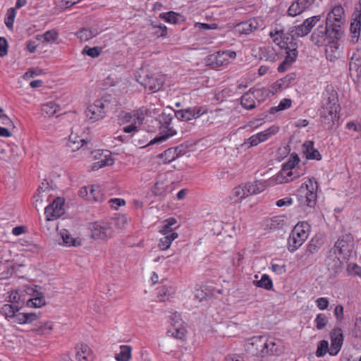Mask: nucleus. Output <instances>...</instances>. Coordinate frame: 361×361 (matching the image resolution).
Returning a JSON list of instances; mask_svg holds the SVG:
<instances>
[{"mask_svg": "<svg viewBox=\"0 0 361 361\" xmlns=\"http://www.w3.org/2000/svg\"><path fill=\"white\" fill-rule=\"evenodd\" d=\"M344 10L341 5L334 6L327 14L325 25H319L311 35L317 46H324L329 39H340L344 30Z\"/></svg>", "mask_w": 361, "mask_h": 361, "instance_id": "obj_1", "label": "nucleus"}, {"mask_svg": "<svg viewBox=\"0 0 361 361\" xmlns=\"http://www.w3.org/2000/svg\"><path fill=\"white\" fill-rule=\"evenodd\" d=\"M300 158L296 153H292L288 160L285 162L282 169L274 177L264 180V183H258L253 186L256 189H263V187H272L277 184L288 183L298 178L305 173V170L300 167Z\"/></svg>", "mask_w": 361, "mask_h": 361, "instance_id": "obj_2", "label": "nucleus"}, {"mask_svg": "<svg viewBox=\"0 0 361 361\" xmlns=\"http://www.w3.org/2000/svg\"><path fill=\"white\" fill-rule=\"evenodd\" d=\"M276 35L280 37L278 45L281 49L286 51V54L284 60L277 68L279 73H283L290 68L296 61L298 56V43L295 39V36H293L290 32V29L287 33H284L283 30H275L274 33L273 32H270L271 37Z\"/></svg>", "mask_w": 361, "mask_h": 361, "instance_id": "obj_3", "label": "nucleus"}, {"mask_svg": "<svg viewBox=\"0 0 361 361\" xmlns=\"http://www.w3.org/2000/svg\"><path fill=\"white\" fill-rule=\"evenodd\" d=\"M245 346L248 352L259 357L274 355L279 353L275 341L264 336H253L247 339Z\"/></svg>", "mask_w": 361, "mask_h": 361, "instance_id": "obj_4", "label": "nucleus"}, {"mask_svg": "<svg viewBox=\"0 0 361 361\" xmlns=\"http://www.w3.org/2000/svg\"><path fill=\"white\" fill-rule=\"evenodd\" d=\"M340 109L337 92L333 90L331 92L327 91L322 102L320 116L323 119V122L329 128H331L335 121L338 119V114Z\"/></svg>", "mask_w": 361, "mask_h": 361, "instance_id": "obj_5", "label": "nucleus"}, {"mask_svg": "<svg viewBox=\"0 0 361 361\" xmlns=\"http://www.w3.org/2000/svg\"><path fill=\"white\" fill-rule=\"evenodd\" d=\"M311 231L310 226L305 221L298 223L291 231L288 238V250L294 252L307 239Z\"/></svg>", "mask_w": 361, "mask_h": 361, "instance_id": "obj_6", "label": "nucleus"}, {"mask_svg": "<svg viewBox=\"0 0 361 361\" xmlns=\"http://www.w3.org/2000/svg\"><path fill=\"white\" fill-rule=\"evenodd\" d=\"M174 112L175 111L172 109H169L164 110L160 115H159L158 118H157V121H158L161 126L166 129V132L164 134L157 136L153 140H152L148 144L149 145L165 141L169 137L176 134V130L171 126V121L175 116Z\"/></svg>", "mask_w": 361, "mask_h": 361, "instance_id": "obj_7", "label": "nucleus"}, {"mask_svg": "<svg viewBox=\"0 0 361 361\" xmlns=\"http://www.w3.org/2000/svg\"><path fill=\"white\" fill-rule=\"evenodd\" d=\"M34 202H46L47 203H65V198L56 196L54 194V190L49 183L44 180L37 189V192L33 196Z\"/></svg>", "mask_w": 361, "mask_h": 361, "instance_id": "obj_8", "label": "nucleus"}, {"mask_svg": "<svg viewBox=\"0 0 361 361\" xmlns=\"http://www.w3.org/2000/svg\"><path fill=\"white\" fill-rule=\"evenodd\" d=\"M258 183H264V180H256L252 183H248L245 186L239 185L235 187L231 192L230 198L233 200V203H237L242 201L244 198L248 197L249 195L260 193L266 188H269V186L264 185L262 190L259 188L257 190L256 187L254 188L253 186L257 184L258 185Z\"/></svg>", "mask_w": 361, "mask_h": 361, "instance_id": "obj_9", "label": "nucleus"}, {"mask_svg": "<svg viewBox=\"0 0 361 361\" xmlns=\"http://www.w3.org/2000/svg\"><path fill=\"white\" fill-rule=\"evenodd\" d=\"M91 238L94 240H106L113 236V228L111 224L104 221H94L89 224Z\"/></svg>", "mask_w": 361, "mask_h": 361, "instance_id": "obj_10", "label": "nucleus"}, {"mask_svg": "<svg viewBox=\"0 0 361 361\" xmlns=\"http://www.w3.org/2000/svg\"><path fill=\"white\" fill-rule=\"evenodd\" d=\"M317 182L313 183L312 180H309L308 183L305 184V185H302L294 195L296 197V200L300 203L314 202L317 197Z\"/></svg>", "mask_w": 361, "mask_h": 361, "instance_id": "obj_11", "label": "nucleus"}, {"mask_svg": "<svg viewBox=\"0 0 361 361\" xmlns=\"http://www.w3.org/2000/svg\"><path fill=\"white\" fill-rule=\"evenodd\" d=\"M354 248V240L350 234H345L338 238L331 250L346 259L350 256Z\"/></svg>", "mask_w": 361, "mask_h": 361, "instance_id": "obj_12", "label": "nucleus"}, {"mask_svg": "<svg viewBox=\"0 0 361 361\" xmlns=\"http://www.w3.org/2000/svg\"><path fill=\"white\" fill-rule=\"evenodd\" d=\"M137 80L150 92H155L160 90L165 82L164 75L157 73L147 74L143 78L139 76Z\"/></svg>", "mask_w": 361, "mask_h": 361, "instance_id": "obj_13", "label": "nucleus"}, {"mask_svg": "<svg viewBox=\"0 0 361 361\" xmlns=\"http://www.w3.org/2000/svg\"><path fill=\"white\" fill-rule=\"evenodd\" d=\"M236 53L233 51H219L209 54L206 59V63L213 68H218L226 65L231 59H235Z\"/></svg>", "mask_w": 361, "mask_h": 361, "instance_id": "obj_14", "label": "nucleus"}, {"mask_svg": "<svg viewBox=\"0 0 361 361\" xmlns=\"http://www.w3.org/2000/svg\"><path fill=\"white\" fill-rule=\"evenodd\" d=\"M108 104L106 101L103 99L96 100L87 107L85 111L86 116L92 122L103 118L106 114V109Z\"/></svg>", "mask_w": 361, "mask_h": 361, "instance_id": "obj_15", "label": "nucleus"}, {"mask_svg": "<svg viewBox=\"0 0 361 361\" xmlns=\"http://www.w3.org/2000/svg\"><path fill=\"white\" fill-rule=\"evenodd\" d=\"M207 113V109L202 106L189 107L175 111V117L181 121H189L197 118Z\"/></svg>", "mask_w": 361, "mask_h": 361, "instance_id": "obj_16", "label": "nucleus"}, {"mask_svg": "<svg viewBox=\"0 0 361 361\" xmlns=\"http://www.w3.org/2000/svg\"><path fill=\"white\" fill-rule=\"evenodd\" d=\"M331 346L329 354L331 356H336L340 352L343 344V332L341 328L334 327L329 333Z\"/></svg>", "mask_w": 361, "mask_h": 361, "instance_id": "obj_17", "label": "nucleus"}, {"mask_svg": "<svg viewBox=\"0 0 361 361\" xmlns=\"http://www.w3.org/2000/svg\"><path fill=\"white\" fill-rule=\"evenodd\" d=\"M320 16H314L305 19L303 23L298 26L290 28V32L293 36L304 37L308 35L312 27L320 20Z\"/></svg>", "mask_w": 361, "mask_h": 361, "instance_id": "obj_18", "label": "nucleus"}, {"mask_svg": "<svg viewBox=\"0 0 361 361\" xmlns=\"http://www.w3.org/2000/svg\"><path fill=\"white\" fill-rule=\"evenodd\" d=\"M78 195L87 201L103 202L104 200V195L97 185H92L90 190L87 187H82L78 191Z\"/></svg>", "mask_w": 361, "mask_h": 361, "instance_id": "obj_19", "label": "nucleus"}, {"mask_svg": "<svg viewBox=\"0 0 361 361\" xmlns=\"http://www.w3.org/2000/svg\"><path fill=\"white\" fill-rule=\"evenodd\" d=\"M20 308L16 305L5 304L1 307L0 312L8 322L18 324V317L20 313Z\"/></svg>", "mask_w": 361, "mask_h": 361, "instance_id": "obj_20", "label": "nucleus"}, {"mask_svg": "<svg viewBox=\"0 0 361 361\" xmlns=\"http://www.w3.org/2000/svg\"><path fill=\"white\" fill-rule=\"evenodd\" d=\"M361 28V8H355V11L352 16V22L350 23V32L352 35V42L356 43L358 41Z\"/></svg>", "mask_w": 361, "mask_h": 361, "instance_id": "obj_21", "label": "nucleus"}, {"mask_svg": "<svg viewBox=\"0 0 361 361\" xmlns=\"http://www.w3.org/2000/svg\"><path fill=\"white\" fill-rule=\"evenodd\" d=\"M94 157L96 159L102 156L104 158H102L100 160L93 164V170H98L106 166H111L114 163V159L111 157L110 152L108 150H97L94 152Z\"/></svg>", "mask_w": 361, "mask_h": 361, "instance_id": "obj_22", "label": "nucleus"}, {"mask_svg": "<svg viewBox=\"0 0 361 361\" xmlns=\"http://www.w3.org/2000/svg\"><path fill=\"white\" fill-rule=\"evenodd\" d=\"M347 260L345 258H343L338 253H334L332 250H330L329 255L326 259V264L329 269L332 270L334 273L340 271L343 263Z\"/></svg>", "mask_w": 361, "mask_h": 361, "instance_id": "obj_23", "label": "nucleus"}, {"mask_svg": "<svg viewBox=\"0 0 361 361\" xmlns=\"http://www.w3.org/2000/svg\"><path fill=\"white\" fill-rule=\"evenodd\" d=\"M59 233L63 240V245L64 246L77 247L82 245V238L80 237H73L68 230L62 228L59 231Z\"/></svg>", "mask_w": 361, "mask_h": 361, "instance_id": "obj_24", "label": "nucleus"}, {"mask_svg": "<svg viewBox=\"0 0 361 361\" xmlns=\"http://www.w3.org/2000/svg\"><path fill=\"white\" fill-rule=\"evenodd\" d=\"M64 204H48L44 209L47 221H54L65 213Z\"/></svg>", "mask_w": 361, "mask_h": 361, "instance_id": "obj_25", "label": "nucleus"}, {"mask_svg": "<svg viewBox=\"0 0 361 361\" xmlns=\"http://www.w3.org/2000/svg\"><path fill=\"white\" fill-rule=\"evenodd\" d=\"M180 227V224L177 220L173 217H170L161 221V225L159 226L158 231L161 235H171L173 233H176V229Z\"/></svg>", "mask_w": 361, "mask_h": 361, "instance_id": "obj_26", "label": "nucleus"}, {"mask_svg": "<svg viewBox=\"0 0 361 361\" xmlns=\"http://www.w3.org/2000/svg\"><path fill=\"white\" fill-rule=\"evenodd\" d=\"M259 27V20L256 18H252L240 23L237 25L236 28L238 31L241 34L249 35L252 32L258 29Z\"/></svg>", "mask_w": 361, "mask_h": 361, "instance_id": "obj_27", "label": "nucleus"}, {"mask_svg": "<svg viewBox=\"0 0 361 361\" xmlns=\"http://www.w3.org/2000/svg\"><path fill=\"white\" fill-rule=\"evenodd\" d=\"M133 348L129 345H121L119 352L115 354L116 361H130L132 359Z\"/></svg>", "mask_w": 361, "mask_h": 361, "instance_id": "obj_28", "label": "nucleus"}, {"mask_svg": "<svg viewBox=\"0 0 361 361\" xmlns=\"http://www.w3.org/2000/svg\"><path fill=\"white\" fill-rule=\"evenodd\" d=\"M159 18L164 20L166 23L173 24H180L185 20L182 15L174 11L161 13L159 14Z\"/></svg>", "mask_w": 361, "mask_h": 361, "instance_id": "obj_29", "label": "nucleus"}, {"mask_svg": "<svg viewBox=\"0 0 361 361\" xmlns=\"http://www.w3.org/2000/svg\"><path fill=\"white\" fill-rule=\"evenodd\" d=\"M92 350L86 344H81L75 348V359L77 361H88Z\"/></svg>", "mask_w": 361, "mask_h": 361, "instance_id": "obj_30", "label": "nucleus"}, {"mask_svg": "<svg viewBox=\"0 0 361 361\" xmlns=\"http://www.w3.org/2000/svg\"><path fill=\"white\" fill-rule=\"evenodd\" d=\"M349 69L351 73H354L357 77L361 75V54L354 53L351 56Z\"/></svg>", "mask_w": 361, "mask_h": 361, "instance_id": "obj_31", "label": "nucleus"}, {"mask_svg": "<svg viewBox=\"0 0 361 361\" xmlns=\"http://www.w3.org/2000/svg\"><path fill=\"white\" fill-rule=\"evenodd\" d=\"M167 333L169 335L174 338L183 339L186 334V329L184 326V323L171 325V327L168 330Z\"/></svg>", "mask_w": 361, "mask_h": 361, "instance_id": "obj_32", "label": "nucleus"}, {"mask_svg": "<svg viewBox=\"0 0 361 361\" xmlns=\"http://www.w3.org/2000/svg\"><path fill=\"white\" fill-rule=\"evenodd\" d=\"M164 237L161 238L158 243V247L161 250H168L172 242L178 237V233H173L171 235H163Z\"/></svg>", "mask_w": 361, "mask_h": 361, "instance_id": "obj_33", "label": "nucleus"}, {"mask_svg": "<svg viewBox=\"0 0 361 361\" xmlns=\"http://www.w3.org/2000/svg\"><path fill=\"white\" fill-rule=\"evenodd\" d=\"M175 293V289L172 286H162L158 288V299L161 302H165L170 299Z\"/></svg>", "mask_w": 361, "mask_h": 361, "instance_id": "obj_34", "label": "nucleus"}, {"mask_svg": "<svg viewBox=\"0 0 361 361\" xmlns=\"http://www.w3.org/2000/svg\"><path fill=\"white\" fill-rule=\"evenodd\" d=\"M53 329V322L47 321L38 323L33 331L38 335H47L51 334Z\"/></svg>", "mask_w": 361, "mask_h": 361, "instance_id": "obj_35", "label": "nucleus"}, {"mask_svg": "<svg viewBox=\"0 0 361 361\" xmlns=\"http://www.w3.org/2000/svg\"><path fill=\"white\" fill-rule=\"evenodd\" d=\"M25 290H15L8 292V301L11 303L25 302L26 299L24 294Z\"/></svg>", "mask_w": 361, "mask_h": 361, "instance_id": "obj_36", "label": "nucleus"}, {"mask_svg": "<svg viewBox=\"0 0 361 361\" xmlns=\"http://www.w3.org/2000/svg\"><path fill=\"white\" fill-rule=\"evenodd\" d=\"M40 314L35 312H20L18 317V324H30L39 319Z\"/></svg>", "mask_w": 361, "mask_h": 361, "instance_id": "obj_37", "label": "nucleus"}, {"mask_svg": "<svg viewBox=\"0 0 361 361\" xmlns=\"http://www.w3.org/2000/svg\"><path fill=\"white\" fill-rule=\"evenodd\" d=\"M97 34L98 32L97 31L87 28H81L76 32L78 38H79L81 42H86L97 36Z\"/></svg>", "mask_w": 361, "mask_h": 361, "instance_id": "obj_38", "label": "nucleus"}, {"mask_svg": "<svg viewBox=\"0 0 361 361\" xmlns=\"http://www.w3.org/2000/svg\"><path fill=\"white\" fill-rule=\"evenodd\" d=\"M59 37L58 32L55 30H51L45 32L43 35H37V39L38 40H42V42L53 43Z\"/></svg>", "mask_w": 361, "mask_h": 361, "instance_id": "obj_39", "label": "nucleus"}, {"mask_svg": "<svg viewBox=\"0 0 361 361\" xmlns=\"http://www.w3.org/2000/svg\"><path fill=\"white\" fill-rule=\"evenodd\" d=\"M254 284L265 290H271L273 287L272 280L267 274H263L259 281H254Z\"/></svg>", "mask_w": 361, "mask_h": 361, "instance_id": "obj_40", "label": "nucleus"}, {"mask_svg": "<svg viewBox=\"0 0 361 361\" xmlns=\"http://www.w3.org/2000/svg\"><path fill=\"white\" fill-rule=\"evenodd\" d=\"M26 306L31 308H39L46 305L44 296L41 298H30L25 301Z\"/></svg>", "mask_w": 361, "mask_h": 361, "instance_id": "obj_41", "label": "nucleus"}, {"mask_svg": "<svg viewBox=\"0 0 361 361\" xmlns=\"http://www.w3.org/2000/svg\"><path fill=\"white\" fill-rule=\"evenodd\" d=\"M329 344L328 341L322 340L317 344L315 355L317 357H324L329 351Z\"/></svg>", "mask_w": 361, "mask_h": 361, "instance_id": "obj_42", "label": "nucleus"}, {"mask_svg": "<svg viewBox=\"0 0 361 361\" xmlns=\"http://www.w3.org/2000/svg\"><path fill=\"white\" fill-rule=\"evenodd\" d=\"M240 104L246 109H252L255 107V102L249 93H245L241 97Z\"/></svg>", "mask_w": 361, "mask_h": 361, "instance_id": "obj_43", "label": "nucleus"}, {"mask_svg": "<svg viewBox=\"0 0 361 361\" xmlns=\"http://www.w3.org/2000/svg\"><path fill=\"white\" fill-rule=\"evenodd\" d=\"M305 10L304 8L301 7L300 2L297 0L289 6L287 13L289 16L295 17L302 13Z\"/></svg>", "mask_w": 361, "mask_h": 361, "instance_id": "obj_44", "label": "nucleus"}, {"mask_svg": "<svg viewBox=\"0 0 361 361\" xmlns=\"http://www.w3.org/2000/svg\"><path fill=\"white\" fill-rule=\"evenodd\" d=\"M16 8H10L7 11L6 17L5 18L4 23L8 29H13V22L16 16Z\"/></svg>", "mask_w": 361, "mask_h": 361, "instance_id": "obj_45", "label": "nucleus"}, {"mask_svg": "<svg viewBox=\"0 0 361 361\" xmlns=\"http://www.w3.org/2000/svg\"><path fill=\"white\" fill-rule=\"evenodd\" d=\"M59 105L53 102H47L42 106V110L49 116H53L59 111Z\"/></svg>", "mask_w": 361, "mask_h": 361, "instance_id": "obj_46", "label": "nucleus"}, {"mask_svg": "<svg viewBox=\"0 0 361 361\" xmlns=\"http://www.w3.org/2000/svg\"><path fill=\"white\" fill-rule=\"evenodd\" d=\"M102 47H90L88 46H85L82 51V54L87 55L92 58H97L100 55Z\"/></svg>", "mask_w": 361, "mask_h": 361, "instance_id": "obj_47", "label": "nucleus"}, {"mask_svg": "<svg viewBox=\"0 0 361 361\" xmlns=\"http://www.w3.org/2000/svg\"><path fill=\"white\" fill-rule=\"evenodd\" d=\"M259 142L257 135H253L250 137L245 139L244 142L240 145V148L243 149H247L251 147L257 145Z\"/></svg>", "mask_w": 361, "mask_h": 361, "instance_id": "obj_48", "label": "nucleus"}, {"mask_svg": "<svg viewBox=\"0 0 361 361\" xmlns=\"http://www.w3.org/2000/svg\"><path fill=\"white\" fill-rule=\"evenodd\" d=\"M329 322L328 317L322 313H319L317 315L314 323L316 324V329L317 330H322L326 327Z\"/></svg>", "mask_w": 361, "mask_h": 361, "instance_id": "obj_49", "label": "nucleus"}, {"mask_svg": "<svg viewBox=\"0 0 361 361\" xmlns=\"http://www.w3.org/2000/svg\"><path fill=\"white\" fill-rule=\"evenodd\" d=\"M161 159H164L165 163H170L176 158H178L177 155L176 154V152L174 151L173 147H171L165 150L161 154Z\"/></svg>", "mask_w": 361, "mask_h": 361, "instance_id": "obj_50", "label": "nucleus"}, {"mask_svg": "<svg viewBox=\"0 0 361 361\" xmlns=\"http://www.w3.org/2000/svg\"><path fill=\"white\" fill-rule=\"evenodd\" d=\"M25 292L30 295L31 298H41V296H44L41 291V288L38 286H28L25 290Z\"/></svg>", "mask_w": 361, "mask_h": 361, "instance_id": "obj_51", "label": "nucleus"}, {"mask_svg": "<svg viewBox=\"0 0 361 361\" xmlns=\"http://www.w3.org/2000/svg\"><path fill=\"white\" fill-rule=\"evenodd\" d=\"M87 142L82 138L77 140V137H73V135H71L69 137V147L72 148L74 151L75 149H78L82 147Z\"/></svg>", "mask_w": 361, "mask_h": 361, "instance_id": "obj_52", "label": "nucleus"}, {"mask_svg": "<svg viewBox=\"0 0 361 361\" xmlns=\"http://www.w3.org/2000/svg\"><path fill=\"white\" fill-rule=\"evenodd\" d=\"M347 272L350 276H361V267L356 264L350 263L347 267Z\"/></svg>", "mask_w": 361, "mask_h": 361, "instance_id": "obj_53", "label": "nucleus"}, {"mask_svg": "<svg viewBox=\"0 0 361 361\" xmlns=\"http://www.w3.org/2000/svg\"><path fill=\"white\" fill-rule=\"evenodd\" d=\"M247 356L245 354L233 353L226 356L224 361H247Z\"/></svg>", "mask_w": 361, "mask_h": 361, "instance_id": "obj_54", "label": "nucleus"}, {"mask_svg": "<svg viewBox=\"0 0 361 361\" xmlns=\"http://www.w3.org/2000/svg\"><path fill=\"white\" fill-rule=\"evenodd\" d=\"M338 40L339 39H329L325 45V46H326V51H330L331 52H334V51H337L340 47V44L338 42Z\"/></svg>", "mask_w": 361, "mask_h": 361, "instance_id": "obj_55", "label": "nucleus"}, {"mask_svg": "<svg viewBox=\"0 0 361 361\" xmlns=\"http://www.w3.org/2000/svg\"><path fill=\"white\" fill-rule=\"evenodd\" d=\"M288 87L287 83H286L283 78L277 80L276 82H274L271 86V92L274 94L275 92H277L278 91H281L283 89H286Z\"/></svg>", "mask_w": 361, "mask_h": 361, "instance_id": "obj_56", "label": "nucleus"}, {"mask_svg": "<svg viewBox=\"0 0 361 361\" xmlns=\"http://www.w3.org/2000/svg\"><path fill=\"white\" fill-rule=\"evenodd\" d=\"M320 247V243L318 240L312 239L307 247V252L313 254L319 250Z\"/></svg>", "mask_w": 361, "mask_h": 361, "instance_id": "obj_57", "label": "nucleus"}, {"mask_svg": "<svg viewBox=\"0 0 361 361\" xmlns=\"http://www.w3.org/2000/svg\"><path fill=\"white\" fill-rule=\"evenodd\" d=\"M314 142L312 140L305 141L302 145V152L307 157L314 149Z\"/></svg>", "mask_w": 361, "mask_h": 361, "instance_id": "obj_58", "label": "nucleus"}, {"mask_svg": "<svg viewBox=\"0 0 361 361\" xmlns=\"http://www.w3.org/2000/svg\"><path fill=\"white\" fill-rule=\"evenodd\" d=\"M8 47V42L6 38L0 37V57H4L7 54Z\"/></svg>", "mask_w": 361, "mask_h": 361, "instance_id": "obj_59", "label": "nucleus"}, {"mask_svg": "<svg viewBox=\"0 0 361 361\" xmlns=\"http://www.w3.org/2000/svg\"><path fill=\"white\" fill-rule=\"evenodd\" d=\"M195 27L200 30H214L218 27L217 24L216 23H195Z\"/></svg>", "mask_w": 361, "mask_h": 361, "instance_id": "obj_60", "label": "nucleus"}, {"mask_svg": "<svg viewBox=\"0 0 361 361\" xmlns=\"http://www.w3.org/2000/svg\"><path fill=\"white\" fill-rule=\"evenodd\" d=\"M329 300L326 298H319L316 300L317 307L320 310H326L329 306Z\"/></svg>", "mask_w": 361, "mask_h": 361, "instance_id": "obj_61", "label": "nucleus"}, {"mask_svg": "<svg viewBox=\"0 0 361 361\" xmlns=\"http://www.w3.org/2000/svg\"><path fill=\"white\" fill-rule=\"evenodd\" d=\"M188 146L187 145H180L176 147H173L174 151L176 152V154L178 157H181L184 154H185L188 152Z\"/></svg>", "mask_w": 361, "mask_h": 361, "instance_id": "obj_62", "label": "nucleus"}, {"mask_svg": "<svg viewBox=\"0 0 361 361\" xmlns=\"http://www.w3.org/2000/svg\"><path fill=\"white\" fill-rule=\"evenodd\" d=\"M155 30L154 34L158 37H165L167 35V27L164 25L159 24Z\"/></svg>", "mask_w": 361, "mask_h": 361, "instance_id": "obj_63", "label": "nucleus"}, {"mask_svg": "<svg viewBox=\"0 0 361 361\" xmlns=\"http://www.w3.org/2000/svg\"><path fill=\"white\" fill-rule=\"evenodd\" d=\"M170 319L171 325L183 323L180 314L177 312L171 313L170 316Z\"/></svg>", "mask_w": 361, "mask_h": 361, "instance_id": "obj_64", "label": "nucleus"}]
</instances>
